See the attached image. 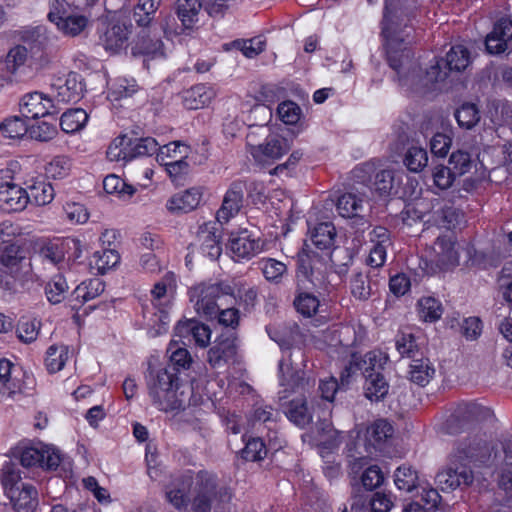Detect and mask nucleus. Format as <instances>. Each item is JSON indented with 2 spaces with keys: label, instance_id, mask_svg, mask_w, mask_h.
Listing matches in <instances>:
<instances>
[{
  "label": "nucleus",
  "instance_id": "052dcab7",
  "mask_svg": "<svg viewBox=\"0 0 512 512\" xmlns=\"http://www.w3.org/2000/svg\"><path fill=\"white\" fill-rule=\"evenodd\" d=\"M103 188L106 193H118L122 197L130 198L136 191L132 185H128L116 175H108L103 180Z\"/></svg>",
  "mask_w": 512,
  "mask_h": 512
},
{
  "label": "nucleus",
  "instance_id": "2eb2a0df",
  "mask_svg": "<svg viewBox=\"0 0 512 512\" xmlns=\"http://www.w3.org/2000/svg\"><path fill=\"white\" fill-rule=\"evenodd\" d=\"M429 203L420 201L413 207L407 209L408 216H413L416 219L423 220L425 222H433L435 225L451 229L457 222L458 214L452 207H440L437 210H433L429 213L424 211V208L428 207Z\"/></svg>",
  "mask_w": 512,
  "mask_h": 512
},
{
  "label": "nucleus",
  "instance_id": "9d476101",
  "mask_svg": "<svg viewBox=\"0 0 512 512\" xmlns=\"http://www.w3.org/2000/svg\"><path fill=\"white\" fill-rule=\"evenodd\" d=\"M433 250L434 256L430 259V263L425 261V267H422L427 274L447 271L459 264V254L451 238L446 236L438 237L434 243Z\"/></svg>",
  "mask_w": 512,
  "mask_h": 512
},
{
  "label": "nucleus",
  "instance_id": "aec40b11",
  "mask_svg": "<svg viewBox=\"0 0 512 512\" xmlns=\"http://www.w3.org/2000/svg\"><path fill=\"white\" fill-rule=\"evenodd\" d=\"M52 100L43 93L33 92L23 96L20 112L23 117L37 119L55 113Z\"/></svg>",
  "mask_w": 512,
  "mask_h": 512
},
{
  "label": "nucleus",
  "instance_id": "f257e3e1",
  "mask_svg": "<svg viewBox=\"0 0 512 512\" xmlns=\"http://www.w3.org/2000/svg\"><path fill=\"white\" fill-rule=\"evenodd\" d=\"M490 456V448L483 440L461 442L450 455L447 467L436 475V481L442 490L471 486L475 479L472 465H485Z\"/></svg>",
  "mask_w": 512,
  "mask_h": 512
},
{
  "label": "nucleus",
  "instance_id": "de8ad7c7",
  "mask_svg": "<svg viewBox=\"0 0 512 512\" xmlns=\"http://www.w3.org/2000/svg\"><path fill=\"white\" fill-rule=\"evenodd\" d=\"M351 293L359 300H367L376 288V282H372L369 275L357 273L351 279Z\"/></svg>",
  "mask_w": 512,
  "mask_h": 512
},
{
  "label": "nucleus",
  "instance_id": "ddd939ff",
  "mask_svg": "<svg viewBox=\"0 0 512 512\" xmlns=\"http://www.w3.org/2000/svg\"><path fill=\"white\" fill-rule=\"evenodd\" d=\"M237 338L234 333H223L207 352V361L212 368H222L234 363L237 357Z\"/></svg>",
  "mask_w": 512,
  "mask_h": 512
},
{
  "label": "nucleus",
  "instance_id": "473e14b6",
  "mask_svg": "<svg viewBox=\"0 0 512 512\" xmlns=\"http://www.w3.org/2000/svg\"><path fill=\"white\" fill-rule=\"evenodd\" d=\"M364 395L371 401L383 400L389 391V384L381 372L365 374Z\"/></svg>",
  "mask_w": 512,
  "mask_h": 512
},
{
  "label": "nucleus",
  "instance_id": "ea45409f",
  "mask_svg": "<svg viewBox=\"0 0 512 512\" xmlns=\"http://www.w3.org/2000/svg\"><path fill=\"white\" fill-rule=\"evenodd\" d=\"M132 151V138L121 135L115 138L107 149V157L110 161H130Z\"/></svg>",
  "mask_w": 512,
  "mask_h": 512
},
{
  "label": "nucleus",
  "instance_id": "3c124183",
  "mask_svg": "<svg viewBox=\"0 0 512 512\" xmlns=\"http://www.w3.org/2000/svg\"><path fill=\"white\" fill-rule=\"evenodd\" d=\"M68 288L65 278L60 274L55 275L45 286L48 301L52 304L62 302L66 297Z\"/></svg>",
  "mask_w": 512,
  "mask_h": 512
},
{
  "label": "nucleus",
  "instance_id": "423d86ee",
  "mask_svg": "<svg viewBox=\"0 0 512 512\" xmlns=\"http://www.w3.org/2000/svg\"><path fill=\"white\" fill-rule=\"evenodd\" d=\"M188 296L199 316L215 319L220 307L223 306L222 299L233 296V288L224 282H202L189 288Z\"/></svg>",
  "mask_w": 512,
  "mask_h": 512
},
{
  "label": "nucleus",
  "instance_id": "a878e982",
  "mask_svg": "<svg viewBox=\"0 0 512 512\" xmlns=\"http://www.w3.org/2000/svg\"><path fill=\"white\" fill-rule=\"evenodd\" d=\"M133 56H147L151 58L163 57V42L148 30H142L131 49Z\"/></svg>",
  "mask_w": 512,
  "mask_h": 512
},
{
  "label": "nucleus",
  "instance_id": "a211bd4d",
  "mask_svg": "<svg viewBox=\"0 0 512 512\" xmlns=\"http://www.w3.org/2000/svg\"><path fill=\"white\" fill-rule=\"evenodd\" d=\"M291 149V142L282 136H271L259 145H250V153L258 162L275 161Z\"/></svg>",
  "mask_w": 512,
  "mask_h": 512
},
{
  "label": "nucleus",
  "instance_id": "13d9d810",
  "mask_svg": "<svg viewBox=\"0 0 512 512\" xmlns=\"http://www.w3.org/2000/svg\"><path fill=\"white\" fill-rule=\"evenodd\" d=\"M455 117L461 127L470 129L479 122L480 112L475 104L464 103L456 110Z\"/></svg>",
  "mask_w": 512,
  "mask_h": 512
},
{
  "label": "nucleus",
  "instance_id": "c85d7f7f",
  "mask_svg": "<svg viewBox=\"0 0 512 512\" xmlns=\"http://www.w3.org/2000/svg\"><path fill=\"white\" fill-rule=\"evenodd\" d=\"M202 199V193L197 188L187 189L173 195L166 204L171 212L188 213L198 207Z\"/></svg>",
  "mask_w": 512,
  "mask_h": 512
},
{
  "label": "nucleus",
  "instance_id": "f8f14e48",
  "mask_svg": "<svg viewBox=\"0 0 512 512\" xmlns=\"http://www.w3.org/2000/svg\"><path fill=\"white\" fill-rule=\"evenodd\" d=\"M9 174V170L0 171V210L7 213L22 211L28 204V196L24 187L5 180Z\"/></svg>",
  "mask_w": 512,
  "mask_h": 512
},
{
  "label": "nucleus",
  "instance_id": "c9c22d12",
  "mask_svg": "<svg viewBox=\"0 0 512 512\" xmlns=\"http://www.w3.org/2000/svg\"><path fill=\"white\" fill-rule=\"evenodd\" d=\"M307 289V285H302L301 289L298 285V294L293 303L300 314L305 317H311L317 313L320 301L314 294L306 291Z\"/></svg>",
  "mask_w": 512,
  "mask_h": 512
},
{
  "label": "nucleus",
  "instance_id": "f704fd0d",
  "mask_svg": "<svg viewBox=\"0 0 512 512\" xmlns=\"http://www.w3.org/2000/svg\"><path fill=\"white\" fill-rule=\"evenodd\" d=\"M105 284L99 278H92L88 281H84L79 284L75 290L72 292V301H77L80 304L90 301L104 292Z\"/></svg>",
  "mask_w": 512,
  "mask_h": 512
},
{
  "label": "nucleus",
  "instance_id": "cd10ccee",
  "mask_svg": "<svg viewBox=\"0 0 512 512\" xmlns=\"http://www.w3.org/2000/svg\"><path fill=\"white\" fill-rule=\"evenodd\" d=\"M175 334L179 337L192 336L200 347H206L210 342V328L194 319L179 321L175 327Z\"/></svg>",
  "mask_w": 512,
  "mask_h": 512
},
{
  "label": "nucleus",
  "instance_id": "6e6d98bb",
  "mask_svg": "<svg viewBox=\"0 0 512 512\" xmlns=\"http://www.w3.org/2000/svg\"><path fill=\"white\" fill-rule=\"evenodd\" d=\"M336 208L344 218L355 216L363 210L362 200L353 193H346L338 198Z\"/></svg>",
  "mask_w": 512,
  "mask_h": 512
},
{
  "label": "nucleus",
  "instance_id": "4be33fe9",
  "mask_svg": "<svg viewBox=\"0 0 512 512\" xmlns=\"http://www.w3.org/2000/svg\"><path fill=\"white\" fill-rule=\"evenodd\" d=\"M6 496L17 512H33L38 505V492L28 482L7 492Z\"/></svg>",
  "mask_w": 512,
  "mask_h": 512
},
{
  "label": "nucleus",
  "instance_id": "a19ab883",
  "mask_svg": "<svg viewBox=\"0 0 512 512\" xmlns=\"http://www.w3.org/2000/svg\"><path fill=\"white\" fill-rule=\"evenodd\" d=\"M0 480L5 494L20 484H26L21 477V471L18 464L12 461L6 462L0 470Z\"/></svg>",
  "mask_w": 512,
  "mask_h": 512
},
{
  "label": "nucleus",
  "instance_id": "37998d69",
  "mask_svg": "<svg viewBox=\"0 0 512 512\" xmlns=\"http://www.w3.org/2000/svg\"><path fill=\"white\" fill-rule=\"evenodd\" d=\"M202 3L198 0H178L177 15L185 28H191L197 21V16Z\"/></svg>",
  "mask_w": 512,
  "mask_h": 512
},
{
  "label": "nucleus",
  "instance_id": "39448f33",
  "mask_svg": "<svg viewBox=\"0 0 512 512\" xmlns=\"http://www.w3.org/2000/svg\"><path fill=\"white\" fill-rule=\"evenodd\" d=\"M232 500L231 490L220 485L216 478L207 473H199L193 488L191 509L193 512H224Z\"/></svg>",
  "mask_w": 512,
  "mask_h": 512
},
{
  "label": "nucleus",
  "instance_id": "e2e57ef3",
  "mask_svg": "<svg viewBox=\"0 0 512 512\" xmlns=\"http://www.w3.org/2000/svg\"><path fill=\"white\" fill-rule=\"evenodd\" d=\"M158 150L159 144L154 138H132V151L129 154L130 160L136 157L153 155Z\"/></svg>",
  "mask_w": 512,
  "mask_h": 512
},
{
  "label": "nucleus",
  "instance_id": "1a4fd4ad",
  "mask_svg": "<svg viewBox=\"0 0 512 512\" xmlns=\"http://www.w3.org/2000/svg\"><path fill=\"white\" fill-rule=\"evenodd\" d=\"M387 360L388 358L380 351L368 352L364 357L358 353H352L348 365H346L341 372V384L348 386L350 378L357 371H361L364 377L365 374L381 372Z\"/></svg>",
  "mask_w": 512,
  "mask_h": 512
},
{
  "label": "nucleus",
  "instance_id": "bb28decb",
  "mask_svg": "<svg viewBox=\"0 0 512 512\" xmlns=\"http://www.w3.org/2000/svg\"><path fill=\"white\" fill-rule=\"evenodd\" d=\"M132 25L115 23L105 31L101 37V44L106 51L117 53L126 47Z\"/></svg>",
  "mask_w": 512,
  "mask_h": 512
},
{
  "label": "nucleus",
  "instance_id": "f3484780",
  "mask_svg": "<svg viewBox=\"0 0 512 512\" xmlns=\"http://www.w3.org/2000/svg\"><path fill=\"white\" fill-rule=\"evenodd\" d=\"M486 50L489 54L497 55L512 49V21L507 18L499 19L492 31L485 38Z\"/></svg>",
  "mask_w": 512,
  "mask_h": 512
},
{
  "label": "nucleus",
  "instance_id": "0eeeda50",
  "mask_svg": "<svg viewBox=\"0 0 512 512\" xmlns=\"http://www.w3.org/2000/svg\"><path fill=\"white\" fill-rule=\"evenodd\" d=\"M327 263L325 258L317 252L303 250L298 254L297 280L302 285L310 283L313 287L321 286L326 281Z\"/></svg>",
  "mask_w": 512,
  "mask_h": 512
},
{
  "label": "nucleus",
  "instance_id": "393cba45",
  "mask_svg": "<svg viewBox=\"0 0 512 512\" xmlns=\"http://www.w3.org/2000/svg\"><path fill=\"white\" fill-rule=\"evenodd\" d=\"M191 485L192 479L190 476L174 478L165 488L166 499L178 510L186 508L190 502L187 493Z\"/></svg>",
  "mask_w": 512,
  "mask_h": 512
},
{
  "label": "nucleus",
  "instance_id": "4c0bfd02",
  "mask_svg": "<svg viewBox=\"0 0 512 512\" xmlns=\"http://www.w3.org/2000/svg\"><path fill=\"white\" fill-rule=\"evenodd\" d=\"M160 0H138L133 9V19L140 27L146 28L152 22Z\"/></svg>",
  "mask_w": 512,
  "mask_h": 512
},
{
  "label": "nucleus",
  "instance_id": "dca6fc26",
  "mask_svg": "<svg viewBox=\"0 0 512 512\" xmlns=\"http://www.w3.org/2000/svg\"><path fill=\"white\" fill-rule=\"evenodd\" d=\"M23 376L24 373L10 360L0 358V396L14 398L16 394L23 393L26 388Z\"/></svg>",
  "mask_w": 512,
  "mask_h": 512
},
{
  "label": "nucleus",
  "instance_id": "f03ea898",
  "mask_svg": "<svg viewBox=\"0 0 512 512\" xmlns=\"http://www.w3.org/2000/svg\"><path fill=\"white\" fill-rule=\"evenodd\" d=\"M415 0H386L383 16L382 35L385 38L387 59L392 69L399 74L411 62V51L404 46V39L398 35V27L414 14Z\"/></svg>",
  "mask_w": 512,
  "mask_h": 512
},
{
  "label": "nucleus",
  "instance_id": "7c9ffc66",
  "mask_svg": "<svg viewBox=\"0 0 512 512\" xmlns=\"http://www.w3.org/2000/svg\"><path fill=\"white\" fill-rule=\"evenodd\" d=\"M215 97V91L204 84L191 87L183 93V105L189 110L203 108Z\"/></svg>",
  "mask_w": 512,
  "mask_h": 512
},
{
  "label": "nucleus",
  "instance_id": "864d4df0",
  "mask_svg": "<svg viewBox=\"0 0 512 512\" xmlns=\"http://www.w3.org/2000/svg\"><path fill=\"white\" fill-rule=\"evenodd\" d=\"M71 159L64 155L54 157L46 166L45 173L47 177L52 179H63L67 177L71 171Z\"/></svg>",
  "mask_w": 512,
  "mask_h": 512
},
{
  "label": "nucleus",
  "instance_id": "774afa93",
  "mask_svg": "<svg viewBox=\"0 0 512 512\" xmlns=\"http://www.w3.org/2000/svg\"><path fill=\"white\" fill-rule=\"evenodd\" d=\"M40 322L22 319L17 325V336L24 343L34 342L39 334Z\"/></svg>",
  "mask_w": 512,
  "mask_h": 512
},
{
  "label": "nucleus",
  "instance_id": "a18cd8bd",
  "mask_svg": "<svg viewBox=\"0 0 512 512\" xmlns=\"http://www.w3.org/2000/svg\"><path fill=\"white\" fill-rule=\"evenodd\" d=\"M394 482L399 490L411 492L418 485V474L408 465L398 467L394 473Z\"/></svg>",
  "mask_w": 512,
  "mask_h": 512
},
{
  "label": "nucleus",
  "instance_id": "680f3d73",
  "mask_svg": "<svg viewBox=\"0 0 512 512\" xmlns=\"http://www.w3.org/2000/svg\"><path fill=\"white\" fill-rule=\"evenodd\" d=\"M448 72V69L444 68V59L437 60L435 64L427 69L424 78L421 80L423 89L429 90L432 85L443 82L447 78Z\"/></svg>",
  "mask_w": 512,
  "mask_h": 512
},
{
  "label": "nucleus",
  "instance_id": "58836bf2",
  "mask_svg": "<svg viewBox=\"0 0 512 512\" xmlns=\"http://www.w3.org/2000/svg\"><path fill=\"white\" fill-rule=\"evenodd\" d=\"M88 121V114L81 108L70 109L62 114L60 126L66 133H74L82 129Z\"/></svg>",
  "mask_w": 512,
  "mask_h": 512
},
{
  "label": "nucleus",
  "instance_id": "5fc2aeb1",
  "mask_svg": "<svg viewBox=\"0 0 512 512\" xmlns=\"http://www.w3.org/2000/svg\"><path fill=\"white\" fill-rule=\"evenodd\" d=\"M93 258L94 264L101 274L115 267L120 261V255L115 248H104L102 251H96Z\"/></svg>",
  "mask_w": 512,
  "mask_h": 512
},
{
  "label": "nucleus",
  "instance_id": "69168bd1",
  "mask_svg": "<svg viewBox=\"0 0 512 512\" xmlns=\"http://www.w3.org/2000/svg\"><path fill=\"white\" fill-rule=\"evenodd\" d=\"M258 264L268 281H278L287 270L283 262L272 258L261 259Z\"/></svg>",
  "mask_w": 512,
  "mask_h": 512
},
{
  "label": "nucleus",
  "instance_id": "8fccbe9b",
  "mask_svg": "<svg viewBox=\"0 0 512 512\" xmlns=\"http://www.w3.org/2000/svg\"><path fill=\"white\" fill-rule=\"evenodd\" d=\"M404 164L411 172H420L428 164L427 150L420 146H411L404 157Z\"/></svg>",
  "mask_w": 512,
  "mask_h": 512
},
{
  "label": "nucleus",
  "instance_id": "49530a36",
  "mask_svg": "<svg viewBox=\"0 0 512 512\" xmlns=\"http://www.w3.org/2000/svg\"><path fill=\"white\" fill-rule=\"evenodd\" d=\"M68 359V347L51 345L46 352L45 365L50 373L60 371Z\"/></svg>",
  "mask_w": 512,
  "mask_h": 512
},
{
  "label": "nucleus",
  "instance_id": "20e7f679",
  "mask_svg": "<svg viewBox=\"0 0 512 512\" xmlns=\"http://www.w3.org/2000/svg\"><path fill=\"white\" fill-rule=\"evenodd\" d=\"M147 387L153 404L162 411L178 410L184 407L183 392L179 389L178 377L174 366L150 370Z\"/></svg>",
  "mask_w": 512,
  "mask_h": 512
},
{
  "label": "nucleus",
  "instance_id": "b1692460",
  "mask_svg": "<svg viewBox=\"0 0 512 512\" xmlns=\"http://www.w3.org/2000/svg\"><path fill=\"white\" fill-rule=\"evenodd\" d=\"M24 185L28 203L44 206L54 199V188L43 177H31L24 182Z\"/></svg>",
  "mask_w": 512,
  "mask_h": 512
},
{
  "label": "nucleus",
  "instance_id": "9b49d317",
  "mask_svg": "<svg viewBox=\"0 0 512 512\" xmlns=\"http://www.w3.org/2000/svg\"><path fill=\"white\" fill-rule=\"evenodd\" d=\"M488 410L475 402H462L456 405L446 420L448 433L456 434L468 429L475 422L485 418Z\"/></svg>",
  "mask_w": 512,
  "mask_h": 512
},
{
  "label": "nucleus",
  "instance_id": "79ce46f5",
  "mask_svg": "<svg viewBox=\"0 0 512 512\" xmlns=\"http://www.w3.org/2000/svg\"><path fill=\"white\" fill-rule=\"evenodd\" d=\"M335 236V228L331 223H320L314 228L311 241L320 250H327L333 246Z\"/></svg>",
  "mask_w": 512,
  "mask_h": 512
},
{
  "label": "nucleus",
  "instance_id": "0e129e2a",
  "mask_svg": "<svg viewBox=\"0 0 512 512\" xmlns=\"http://www.w3.org/2000/svg\"><path fill=\"white\" fill-rule=\"evenodd\" d=\"M0 130L4 137L16 139L21 138L28 132V125L20 117H13L3 121Z\"/></svg>",
  "mask_w": 512,
  "mask_h": 512
},
{
  "label": "nucleus",
  "instance_id": "7ed1b4c3",
  "mask_svg": "<svg viewBox=\"0 0 512 512\" xmlns=\"http://www.w3.org/2000/svg\"><path fill=\"white\" fill-rule=\"evenodd\" d=\"M33 280L30 259L24 247L16 243L0 249V288L15 291L17 284L23 286Z\"/></svg>",
  "mask_w": 512,
  "mask_h": 512
},
{
  "label": "nucleus",
  "instance_id": "6e6552de",
  "mask_svg": "<svg viewBox=\"0 0 512 512\" xmlns=\"http://www.w3.org/2000/svg\"><path fill=\"white\" fill-rule=\"evenodd\" d=\"M14 457L26 468L40 466L47 470H56L61 462L58 450L52 447H18L13 452Z\"/></svg>",
  "mask_w": 512,
  "mask_h": 512
},
{
  "label": "nucleus",
  "instance_id": "5701e85b",
  "mask_svg": "<svg viewBox=\"0 0 512 512\" xmlns=\"http://www.w3.org/2000/svg\"><path fill=\"white\" fill-rule=\"evenodd\" d=\"M243 184L241 182H234L226 192L222 206L217 211L218 222H228L230 218L234 217L240 211L243 205Z\"/></svg>",
  "mask_w": 512,
  "mask_h": 512
},
{
  "label": "nucleus",
  "instance_id": "e433bc0d",
  "mask_svg": "<svg viewBox=\"0 0 512 512\" xmlns=\"http://www.w3.org/2000/svg\"><path fill=\"white\" fill-rule=\"evenodd\" d=\"M470 64V53L462 45L453 46L446 54L444 60V68H447L449 72H461L465 70Z\"/></svg>",
  "mask_w": 512,
  "mask_h": 512
},
{
  "label": "nucleus",
  "instance_id": "09e8293b",
  "mask_svg": "<svg viewBox=\"0 0 512 512\" xmlns=\"http://www.w3.org/2000/svg\"><path fill=\"white\" fill-rule=\"evenodd\" d=\"M82 95L83 84L77 80L76 74H70L58 91L59 100L67 103L78 101Z\"/></svg>",
  "mask_w": 512,
  "mask_h": 512
},
{
  "label": "nucleus",
  "instance_id": "4d7b16f0",
  "mask_svg": "<svg viewBox=\"0 0 512 512\" xmlns=\"http://www.w3.org/2000/svg\"><path fill=\"white\" fill-rule=\"evenodd\" d=\"M448 164L454 175L461 177L471 170L473 161L467 151L457 150L450 155Z\"/></svg>",
  "mask_w": 512,
  "mask_h": 512
},
{
  "label": "nucleus",
  "instance_id": "c756f323",
  "mask_svg": "<svg viewBox=\"0 0 512 512\" xmlns=\"http://www.w3.org/2000/svg\"><path fill=\"white\" fill-rule=\"evenodd\" d=\"M287 418L296 426L305 428L313 421V414L305 397H297L289 401L285 407Z\"/></svg>",
  "mask_w": 512,
  "mask_h": 512
},
{
  "label": "nucleus",
  "instance_id": "6ab92c4d",
  "mask_svg": "<svg viewBox=\"0 0 512 512\" xmlns=\"http://www.w3.org/2000/svg\"><path fill=\"white\" fill-rule=\"evenodd\" d=\"M202 253L211 260H217L221 253V230L216 222L204 223L197 232Z\"/></svg>",
  "mask_w": 512,
  "mask_h": 512
},
{
  "label": "nucleus",
  "instance_id": "c03bdc74",
  "mask_svg": "<svg viewBox=\"0 0 512 512\" xmlns=\"http://www.w3.org/2000/svg\"><path fill=\"white\" fill-rule=\"evenodd\" d=\"M497 487L500 491L503 492V497H495L490 505H493L495 502H500L505 505H510L512 502V468L501 466L497 473Z\"/></svg>",
  "mask_w": 512,
  "mask_h": 512
},
{
  "label": "nucleus",
  "instance_id": "2f4dec72",
  "mask_svg": "<svg viewBox=\"0 0 512 512\" xmlns=\"http://www.w3.org/2000/svg\"><path fill=\"white\" fill-rule=\"evenodd\" d=\"M290 363H285L281 361L279 364V370L281 373V385L284 387V390L281 393H284L280 398H286V393L294 392L298 389H305L306 385H309V381L304 379V373L300 370H295L293 367H290Z\"/></svg>",
  "mask_w": 512,
  "mask_h": 512
},
{
  "label": "nucleus",
  "instance_id": "338daca9",
  "mask_svg": "<svg viewBox=\"0 0 512 512\" xmlns=\"http://www.w3.org/2000/svg\"><path fill=\"white\" fill-rule=\"evenodd\" d=\"M396 348L401 356L414 359L419 353V347L412 333H401L396 339Z\"/></svg>",
  "mask_w": 512,
  "mask_h": 512
},
{
  "label": "nucleus",
  "instance_id": "4468645a",
  "mask_svg": "<svg viewBox=\"0 0 512 512\" xmlns=\"http://www.w3.org/2000/svg\"><path fill=\"white\" fill-rule=\"evenodd\" d=\"M263 245L260 237L248 230L231 234L229 239V250L235 261L250 260L262 251Z\"/></svg>",
  "mask_w": 512,
  "mask_h": 512
},
{
  "label": "nucleus",
  "instance_id": "72a5a7b5",
  "mask_svg": "<svg viewBox=\"0 0 512 512\" xmlns=\"http://www.w3.org/2000/svg\"><path fill=\"white\" fill-rule=\"evenodd\" d=\"M435 368L428 358L412 359L410 364L409 379L419 385H427L434 377Z\"/></svg>",
  "mask_w": 512,
  "mask_h": 512
},
{
  "label": "nucleus",
  "instance_id": "bf43d9fd",
  "mask_svg": "<svg viewBox=\"0 0 512 512\" xmlns=\"http://www.w3.org/2000/svg\"><path fill=\"white\" fill-rule=\"evenodd\" d=\"M87 18L82 15L71 13L65 18L59 20L55 24L66 35L76 36L87 26Z\"/></svg>",
  "mask_w": 512,
  "mask_h": 512
},
{
  "label": "nucleus",
  "instance_id": "603ef678",
  "mask_svg": "<svg viewBox=\"0 0 512 512\" xmlns=\"http://www.w3.org/2000/svg\"><path fill=\"white\" fill-rule=\"evenodd\" d=\"M419 316L426 322L440 319L443 309L441 303L433 297H423L418 301Z\"/></svg>",
  "mask_w": 512,
  "mask_h": 512
},
{
  "label": "nucleus",
  "instance_id": "412c9836",
  "mask_svg": "<svg viewBox=\"0 0 512 512\" xmlns=\"http://www.w3.org/2000/svg\"><path fill=\"white\" fill-rule=\"evenodd\" d=\"M4 61L6 63V69L9 70L10 74H13L18 83L28 78L31 67L28 64L29 54L28 48L25 45L12 47L8 51Z\"/></svg>",
  "mask_w": 512,
  "mask_h": 512
}]
</instances>
